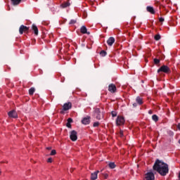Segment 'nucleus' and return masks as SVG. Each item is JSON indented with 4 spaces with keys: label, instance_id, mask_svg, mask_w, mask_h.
<instances>
[{
    "label": "nucleus",
    "instance_id": "obj_2",
    "mask_svg": "<svg viewBox=\"0 0 180 180\" xmlns=\"http://www.w3.org/2000/svg\"><path fill=\"white\" fill-rule=\"evenodd\" d=\"M160 72H165V74H171V68L167 65H162L158 70V74Z\"/></svg>",
    "mask_w": 180,
    "mask_h": 180
},
{
    "label": "nucleus",
    "instance_id": "obj_27",
    "mask_svg": "<svg viewBox=\"0 0 180 180\" xmlns=\"http://www.w3.org/2000/svg\"><path fill=\"white\" fill-rule=\"evenodd\" d=\"M111 115L112 117H116V116H117V113L115 111L111 112Z\"/></svg>",
    "mask_w": 180,
    "mask_h": 180
},
{
    "label": "nucleus",
    "instance_id": "obj_19",
    "mask_svg": "<svg viewBox=\"0 0 180 180\" xmlns=\"http://www.w3.org/2000/svg\"><path fill=\"white\" fill-rule=\"evenodd\" d=\"M136 102L138 103V105H143V98H141L140 96H137L136 98Z\"/></svg>",
    "mask_w": 180,
    "mask_h": 180
},
{
    "label": "nucleus",
    "instance_id": "obj_25",
    "mask_svg": "<svg viewBox=\"0 0 180 180\" xmlns=\"http://www.w3.org/2000/svg\"><path fill=\"white\" fill-rule=\"evenodd\" d=\"M153 63H154V64H155L156 65H158V63H160V59L154 58V59H153Z\"/></svg>",
    "mask_w": 180,
    "mask_h": 180
},
{
    "label": "nucleus",
    "instance_id": "obj_24",
    "mask_svg": "<svg viewBox=\"0 0 180 180\" xmlns=\"http://www.w3.org/2000/svg\"><path fill=\"white\" fill-rule=\"evenodd\" d=\"M160 39H161V35H160L159 34L155 36V40H156V41H158V40H160Z\"/></svg>",
    "mask_w": 180,
    "mask_h": 180
},
{
    "label": "nucleus",
    "instance_id": "obj_29",
    "mask_svg": "<svg viewBox=\"0 0 180 180\" xmlns=\"http://www.w3.org/2000/svg\"><path fill=\"white\" fill-rule=\"evenodd\" d=\"M56 150H52L50 155H56Z\"/></svg>",
    "mask_w": 180,
    "mask_h": 180
},
{
    "label": "nucleus",
    "instance_id": "obj_16",
    "mask_svg": "<svg viewBox=\"0 0 180 180\" xmlns=\"http://www.w3.org/2000/svg\"><path fill=\"white\" fill-rule=\"evenodd\" d=\"M32 28V30L34 31V34L37 36V34H39V29L37 28V26L33 24Z\"/></svg>",
    "mask_w": 180,
    "mask_h": 180
},
{
    "label": "nucleus",
    "instance_id": "obj_21",
    "mask_svg": "<svg viewBox=\"0 0 180 180\" xmlns=\"http://www.w3.org/2000/svg\"><path fill=\"white\" fill-rule=\"evenodd\" d=\"M108 167L111 169H114V168H116V165L115 164V162H110L108 164Z\"/></svg>",
    "mask_w": 180,
    "mask_h": 180
},
{
    "label": "nucleus",
    "instance_id": "obj_30",
    "mask_svg": "<svg viewBox=\"0 0 180 180\" xmlns=\"http://www.w3.org/2000/svg\"><path fill=\"white\" fill-rule=\"evenodd\" d=\"M66 126H67V127H68V129H71V123L70 122H67Z\"/></svg>",
    "mask_w": 180,
    "mask_h": 180
},
{
    "label": "nucleus",
    "instance_id": "obj_3",
    "mask_svg": "<svg viewBox=\"0 0 180 180\" xmlns=\"http://www.w3.org/2000/svg\"><path fill=\"white\" fill-rule=\"evenodd\" d=\"M94 115L98 120H101L102 117H103V114L101 112V109L99 108H96L94 110Z\"/></svg>",
    "mask_w": 180,
    "mask_h": 180
},
{
    "label": "nucleus",
    "instance_id": "obj_31",
    "mask_svg": "<svg viewBox=\"0 0 180 180\" xmlns=\"http://www.w3.org/2000/svg\"><path fill=\"white\" fill-rule=\"evenodd\" d=\"M47 162H50V163L53 162V158H48Z\"/></svg>",
    "mask_w": 180,
    "mask_h": 180
},
{
    "label": "nucleus",
    "instance_id": "obj_8",
    "mask_svg": "<svg viewBox=\"0 0 180 180\" xmlns=\"http://www.w3.org/2000/svg\"><path fill=\"white\" fill-rule=\"evenodd\" d=\"M145 179L146 180H155V176H154V173H153V172L146 173Z\"/></svg>",
    "mask_w": 180,
    "mask_h": 180
},
{
    "label": "nucleus",
    "instance_id": "obj_9",
    "mask_svg": "<svg viewBox=\"0 0 180 180\" xmlns=\"http://www.w3.org/2000/svg\"><path fill=\"white\" fill-rule=\"evenodd\" d=\"M71 108H72V103H71V102H68L63 105V110H70Z\"/></svg>",
    "mask_w": 180,
    "mask_h": 180
},
{
    "label": "nucleus",
    "instance_id": "obj_15",
    "mask_svg": "<svg viewBox=\"0 0 180 180\" xmlns=\"http://www.w3.org/2000/svg\"><path fill=\"white\" fill-rule=\"evenodd\" d=\"M80 32L83 34H90L89 32H88V30L86 29V27H85L84 25L80 28Z\"/></svg>",
    "mask_w": 180,
    "mask_h": 180
},
{
    "label": "nucleus",
    "instance_id": "obj_36",
    "mask_svg": "<svg viewBox=\"0 0 180 180\" xmlns=\"http://www.w3.org/2000/svg\"><path fill=\"white\" fill-rule=\"evenodd\" d=\"M148 113H149V115H153V110H150L148 111Z\"/></svg>",
    "mask_w": 180,
    "mask_h": 180
},
{
    "label": "nucleus",
    "instance_id": "obj_5",
    "mask_svg": "<svg viewBox=\"0 0 180 180\" xmlns=\"http://www.w3.org/2000/svg\"><path fill=\"white\" fill-rule=\"evenodd\" d=\"M20 34H23V33H29V27L25 25H20L19 28Z\"/></svg>",
    "mask_w": 180,
    "mask_h": 180
},
{
    "label": "nucleus",
    "instance_id": "obj_32",
    "mask_svg": "<svg viewBox=\"0 0 180 180\" xmlns=\"http://www.w3.org/2000/svg\"><path fill=\"white\" fill-rule=\"evenodd\" d=\"M68 123H72V118H68Z\"/></svg>",
    "mask_w": 180,
    "mask_h": 180
},
{
    "label": "nucleus",
    "instance_id": "obj_34",
    "mask_svg": "<svg viewBox=\"0 0 180 180\" xmlns=\"http://www.w3.org/2000/svg\"><path fill=\"white\" fill-rule=\"evenodd\" d=\"M132 105H133L134 108H136V106H137V103H134Z\"/></svg>",
    "mask_w": 180,
    "mask_h": 180
},
{
    "label": "nucleus",
    "instance_id": "obj_35",
    "mask_svg": "<svg viewBox=\"0 0 180 180\" xmlns=\"http://www.w3.org/2000/svg\"><path fill=\"white\" fill-rule=\"evenodd\" d=\"M120 136H121V137L123 136V131H120Z\"/></svg>",
    "mask_w": 180,
    "mask_h": 180
},
{
    "label": "nucleus",
    "instance_id": "obj_28",
    "mask_svg": "<svg viewBox=\"0 0 180 180\" xmlns=\"http://www.w3.org/2000/svg\"><path fill=\"white\" fill-rule=\"evenodd\" d=\"M99 126V122H96L93 124V127H98Z\"/></svg>",
    "mask_w": 180,
    "mask_h": 180
},
{
    "label": "nucleus",
    "instance_id": "obj_38",
    "mask_svg": "<svg viewBox=\"0 0 180 180\" xmlns=\"http://www.w3.org/2000/svg\"><path fill=\"white\" fill-rule=\"evenodd\" d=\"M47 150H51V148H47Z\"/></svg>",
    "mask_w": 180,
    "mask_h": 180
},
{
    "label": "nucleus",
    "instance_id": "obj_42",
    "mask_svg": "<svg viewBox=\"0 0 180 180\" xmlns=\"http://www.w3.org/2000/svg\"><path fill=\"white\" fill-rule=\"evenodd\" d=\"M71 171V172H72V170H70Z\"/></svg>",
    "mask_w": 180,
    "mask_h": 180
},
{
    "label": "nucleus",
    "instance_id": "obj_6",
    "mask_svg": "<svg viewBox=\"0 0 180 180\" xmlns=\"http://www.w3.org/2000/svg\"><path fill=\"white\" fill-rule=\"evenodd\" d=\"M108 91L111 94H115L116 91H117V89L116 88V85L115 84H110L108 85Z\"/></svg>",
    "mask_w": 180,
    "mask_h": 180
},
{
    "label": "nucleus",
    "instance_id": "obj_18",
    "mask_svg": "<svg viewBox=\"0 0 180 180\" xmlns=\"http://www.w3.org/2000/svg\"><path fill=\"white\" fill-rule=\"evenodd\" d=\"M11 1L12 5H13V6H16L19 5L20 2H22V0H11Z\"/></svg>",
    "mask_w": 180,
    "mask_h": 180
},
{
    "label": "nucleus",
    "instance_id": "obj_22",
    "mask_svg": "<svg viewBox=\"0 0 180 180\" xmlns=\"http://www.w3.org/2000/svg\"><path fill=\"white\" fill-rule=\"evenodd\" d=\"M152 120H153V122H155V123H157V122H158L159 118H158V117L157 116V115H153L152 116Z\"/></svg>",
    "mask_w": 180,
    "mask_h": 180
},
{
    "label": "nucleus",
    "instance_id": "obj_33",
    "mask_svg": "<svg viewBox=\"0 0 180 180\" xmlns=\"http://www.w3.org/2000/svg\"><path fill=\"white\" fill-rule=\"evenodd\" d=\"M159 22H164V18H162V17L160 18Z\"/></svg>",
    "mask_w": 180,
    "mask_h": 180
},
{
    "label": "nucleus",
    "instance_id": "obj_11",
    "mask_svg": "<svg viewBox=\"0 0 180 180\" xmlns=\"http://www.w3.org/2000/svg\"><path fill=\"white\" fill-rule=\"evenodd\" d=\"M9 117H13V119H16L18 117V113L15 110H11L8 113Z\"/></svg>",
    "mask_w": 180,
    "mask_h": 180
},
{
    "label": "nucleus",
    "instance_id": "obj_10",
    "mask_svg": "<svg viewBox=\"0 0 180 180\" xmlns=\"http://www.w3.org/2000/svg\"><path fill=\"white\" fill-rule=\"evenodd\" d=\"M82 124H89L91 123V117L87 116L82 119Z\"/></svg>",
    "mask_w": 180,
    "mask_h": 180
},
{
    "label": "nucleus",
    "instance_id": "obj_7",
    "mask_svg": "<svg viewBox=\"0 0 180 180\" xmlns=\"http://www.w3.org/2000/svg\"><path fill=\"white\" fill-rule=\"evenodd\" d=\"M116 124L117 126H123V124H124V118L123 117L118 116L116 120Z\"/></svg>",
    "mask_w": 180,
    "mask_h": 180
},
{
    "label": "nucleus",
    "instance_id": "obj_4",
    "mask_svg": "<svg viewBox=\"0 0 180 180\" xmlns=\"http://www.w3.org/2000/svg\"><path fill=\"white\" fill-rule=\"evenodd\" d=\"M77 134H78L77 133V131H75V130H72L70 132V140H72V141H77V140H78V136H77Z\"/></svg>",
    "mask_w": 180,
    "mask_h": 180
},
{
    "label": "nucleus",
    "instance_id": "obj_1",
    "mask_svg": "<svg viewBox=\"0 0 180 180\" xmlns=\"http://www.w3.org/2000/svg\"><path fill=\"white\" fill-rule=\"evenodd\" d=\"M153 169L154 171H157L162 176H165L169 172L168 164L162 162L158 159L155 162Z\"/></svg>",
    "mask_w": 180,
    "mask_h": 180
},
{
    "label": "nucleus",
    "instance_id": "obj_23",
    "mask_svg": "<svg viewBox=\"0 0 180 180\" xmlns=\"http://www.w3.org/2000/svg\"><path fill=\"white\" fill-rule=\"evenodd\" d=\"M107 54L108 53L104 50L100 52V56H101V57H106Z\"/></svg>",
    "mask_w": 180,
    "mask_h": 180
},
{
    "label": "nucleus",
    "instance_id": "obj_39",
    "mask_svg": "<svg viewBox=\"0 0 180 180\" xmlns=\"http://www.w3.org/2000/svg\"><path fill=\"white\" fill-rule=\"evenodd\" d=\"M105 178H107V176H108V174H105Z\"/></svg>",
    "mask_w": 180,
    "mask_h": 180
},
{
    "label": "nucleus",
    "instance_id": "obj_40",
    "mask_svg": "<svg viewBox=\"0 0 180 180\" xmlns=\"http://www.w3.org/2000/svg\"><path fill=\"white\" fill-rule=\"evenodd\" d=\"M1 172L0 171V175H1Z\"/></svg>",
    "mask_w": 180,
    "mask_h": 180
},
{
    "label": "nucleus",
    "instance_id": "obj_20",
    "mask_svg": "<svg viewBox=\"0 0 180 180\" xmlns=\"http://www.w3.org/2000/svg\"><path fill=\"white\" fill-rule=\"evenodd\" d=\"M36 91V89H34V87H31L30 89H29V94L30 95H33L34 94Z\"/></svg>",
    "mask_w": 180,
    "mask_h": 180
},
{
    "label": "nucleus",
    "instance_id": "obj_17",
    "mask_svg": "<svg viewBox=\"0 0 180 180\" xmlns=\"http://www.w3.org/2000/svg\"><path fill=\"white\" fill-rule=\"evenodd\" d=\"M71 5V4H70V1H68L67 2L63 3L60 5V8H63V9L65 8H68V6H70Z\"/></svg>",
    "mask_w": 180,
    "mask_h": 180
},
{
    "label": "nucleus",
    "instance_id": "obj_13",
    "mask_svg": "<svg viewBox=\"0 0 180 180\" xmlns=\"http://www.w3.org/2000/svg\"><path fill=\"white\" fill-rule=\"evenodd\" d=\"M115 37H110L108 40H107V44L112 46H113V44L115 43Z\"/></svg>",
    "mask_w": 180,
    "mask_h": 180
},
{
    "label": "nucleus",
    "instance_id": "obj_12",
    "mask_svg": "<svg viewBox=\"0 0 180 180\" xmlns=\"http://www.w3.org/2000/svg\"><path fill=\"white\" fill-rule=\"evenodd\" d=\"M98 174H99V170H97V171L94 172V173H91V180L98 179Z\"/></svg>",
    "mask_w": 180,
    "mask_h": 180
},
{
    "label": "nucleus",
    "instance_id": "obj_14",
    "mask_svg": "<svg viewBox=\"0 0 180 180\" xmlns=\"http://www.w3.org/2000/svg\"><path fill=\"white\" fill-rule=\"evenodd\" d=\"M146 11L148 12H149V13H151L152 15H155V11L154 10V8L153 6H147L146 7Z\"/></svg>",
    "mask_w": 180,
    "mask_h": 180
},
{
    "label": "nucleus",
    "instance_id": "obj_37",
    "mask_svg": "<svg viewBox=\"0 0 180 180\" xmlns=\"http://www.w3.org/2000/svg\"><path fill=\"white\" fill-rule=\"evenodd\" d=\"M177 129H179L180 130V123H179V124H177Z\"/></svg>",
    "mask_w": 180,
    "mask_h": 180
},
{
    "label": "nucleus",
    "instance_id": "obj_41",
    "mask_svg": "<svg viewBox=\"0 0 180 180\" xmlns=\"http://www.w3.org/2000/svg\"><path fill=\"white\" fill-rule=\"evenodd\" d=\"M60 113H63V111H61Z\"/></svg>",
    "mask_w": 180,
    "mask_h": 180
},
{
    "label": "nucleus",
    "instance_id": "obj_26",
    "mask_svg": "<svg viewBox=\"0 0 180 180\" xmlns=\"http://www.w3.org/2000/svg\"><path fill=\"white\" fill-rule=\"evenodd\" d=\"M75 23H77V20H71L69 25H75Z\"/></svg>",
    "mask_w": 180,
    "mask_h": 180
}]
</instances>
